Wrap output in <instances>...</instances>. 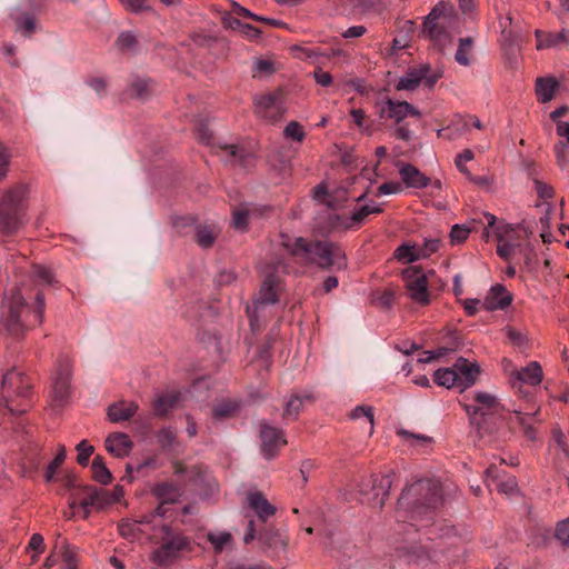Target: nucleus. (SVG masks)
Masks as SVG:
<instances>
[{"label": "nucleus", "instance_id": "f257e3e1", "mask_svg": "<svg viewBox=\"0 0 569 569\" xmlns=\"http://www.w3.org/2000/svg\"><path fill=\"white\" fill-rule=\"evenodd\" d=\"M442 505L441 485L431 478L418 479L405 488L398 500L397 517L399 522L412 520L403 530V546L399 547L411 561L423 565L432 559L429 548L422 543L421 537L416 540L415 536L421 535L427 540L448 537L453 527L446 521L436 520V512Z\"/></svg>", "mask_w": 569, "mask_h": 569}, {"label": "nucleus", "instance_id": "f03ea898", "mask_svg": "<svg viewBox=\"0 0 569 569\" xmlns=\"http://www.w3.org/2000/svg\"><path fill=\"white\" fill-rule=\"evenodd\" d=\"M29 272L34 287L27 283L16 287L3 297L0 307V325L16 339L42 323L46 303L41 288L54 283L52 272L40 264H32Z\"/></svg>", "mask_w": 569, "mask_h": 569}, {"label": "nucleus", "instance_id": "7ed1b4c3", "mask_svg": "<svg viewBox=\"0 0 569 569\" xmlns=\"http://www.w3.org/2000/svg\"><path fill=\"white\" fill-rule=\"evenodd\" d=\"M282 246L287 253L303 263H316L322 269L341 270L346 267L342 250L329 241H307L303 238L283 237Z\"/></svg>", "mask_w": 569, "mask_h": 569}, {"label": "nucleus", "instance_id": "20e7f679", "mask_svg": "<svg viewBox=\"0 0 569 569\" xmlns=\"http://www.w3.org/2000/svg\"><path fill=\"white\" fill-rule=\"evenodd\" d=\"M287 272L288 266L282 261H278L276 266H269L266 270L259 293L253 299L252 305L247 306V315L252 331H259L271 316L268 307L278 302L279 293L282 290L280 274Z\"/></svg>", "mask_w": 569, "mask_h": 569}, {"label": "nucleus", "instance_id": "39448f33", "mask_svg": "<svg viewBox=\"0 0 569 569\" xmlns=\"http://www.w3.org/2000/svg\"><path fill=\"white\" fill-rule=\"evenodd\" d=\"M27 188L22 183H14L0 189V233L14 234L23 224L27 210Z\"/></svg>", "mask_w": 569, "mask_h": 569}, {"label": "nucleus", "instance_id": "423d86ee", "mask_svg": "<svg viewBox=\"0 0 569 569\" xmlns=\"http://www.w3.org/2000/svg\"><path fill=\"white\" fill-rule=\"evenodd\" d=\"M32 385L30 378L12 369L2 379V399L11 413H23L30 407Z\"/></svg>", "mask_w": 569, "mask_h": 569}, {"label": "nucleus", "instance_id": "0eeeda50", "mask_svg": "<svg viewBox=\"0 0 569 569\" xmlns=\"http://www.w3.org/2000/svg\"><path fill=\"white\" fill-rule=\"evenodd\" d=\"M162 543L152 552L151 560L157 566L167 567L179 558L180 552L190 550V540L181 533L172 532L167 526L162 527Z\"/></svg>", "mask_w": 569, "mask_h": 569}, {"label": "nucleus", "instance_id": "6e6552de", "mask_svg": "<svg viewBox=\"0 0 569 569\" xmlns=\"http://www.w3.org/2000/svg\"><path fill=\"white\" fill-rule=\"evenodd\" d=\"M453 17V7L447 3L437 4L428 14L423 31L437 46L443 47L450 39L447 27L451 26Z\"/></svg>", "mask_w": 569, "mask_h": 569}, {"label": "nucleus", "instance_id": "1a4fd4ad", "mask_svg": "<svg viewBox=\"0 0 569 569\" xmlns=\"http://www.w3.org/2000/svg\"><path fill=\"white\" fill-rule=\"evenodd\" d=\"M429 274L432 276L435 272H426L421 267L417 266L408 267L402 271V279L410 299L421 306L430 303Z\"/></svg>", "mask_w": 569, "mask_h": 569}, {"label": "nucleus", "instance_id": "9d476101", "mask_svg": "<svg viewBox=\"0 0 569 569\" xmlns=\"http://www.w3.org/2000/svg\"><path fill=\"white\" fill-rule=\"evenodd\" d=\"M393 476L392 471H388L383 475H372L370 479L363 481L360 485V493L363 496V501L372 507L382 508L389 496Z\"/></svg>", "mask_w": 569, "mask_h": 569}, {"label": "nucleus", "instance_id": "9b49d317", "mask_svg": "<svg viewBox=\"0 0 569 569\" xmlns=\"http://www.w3.org/2000/svg\"><path fill=\"white\" fill-rule=\"evenodd\" d=\"M441 77V70H431L428 63L419 64L409 68L406 74L400 78L397 89L415 90L420 83H423L426 88L431 89Z\"/></svg>", "mask_w": 569, "mask_h": 569}, {"label": "nucleus", "instance_id": "f8f14e48", "mask_svg": "<svg viewBox=\"0 0 569 569\" xmlns=\"http://www.w3.org/2000/svg\"><path fill=\"white\" fill-rule=\"evenodd\" d=\"M495 233L498 240L497 253L503 260L509 261L517 253L523 254L527 263H529V256L527 248L522 247L520 236L510 226L496 227Z\"/></svg>", "mask_w": 569, "mask_h": 569}, {"label": "nucleus", "instance_id": "ddd939ff", "mask_svg": "<svg viewBox=\"0 0 569 569\" xmlns=\"http://www.w3.org/2000/svg\"><path fill=\"white\" fill-rule=\"evenodd\" d=\"M254 103L257 116L270 122L278 121L284 113L283 92L280 89L257 97Z\"/></svg>", "mask_w": 569, "mask_h": 569}, {"label": "nucleus", "instance_id": "4468645a", "mask_svg": "<svg viewBox=\"0 0 569 569\" xmlns=\"http://www.w3.org/2000/svg\"><path fill=\"white\" fill-rule=\"evenodd\" d=\"M475 405H465V410L470 418L471 425L477 427H481V422L478 417H486L489 415H493L500 412L501 405L496 399V397L486 393V392H477L475 395Z\"/></svg>", "mask_w": 569, "mask_h": 569}, {"label": "nucleus", "instance_id": "2eb2a0df", "mask_svg": "<svg viewBox=\"0 0 569 569\" xmlns=\"http://www.w3.org/2000/svg\"><path fill=\"white\" fill-rule=\"evenodd\" d=\"M260 439L261 451L267 459L273 458L279 449L287 443L282 431L267 422H262L260 426Z\"/></svg>", "mask_w": 569, "mask_h": 569}, {"label": "nucleus", "instance_id": "dca6fc26", "mask_svg": "<svg viewBox=\"0 0 569 569\" xmlns=\"http://www.w3.org/2000/svg\"><path fill=\"white\" fill-rule=\"evenodd\" d=\"M408 116L419 117L420 112L407 101L396 102L391 99H387L383 104L379 107L380 119H392L399 123Z\"/></svg>", "mask_w": 569, "mask_h": 569}, {"label": "nucleus", "instance_id": "f3484780", "mask_svg": "<svg viewBox=\"0 0 569 569\" xmlns=\"http://www.w3.org/2000/svg\"><path fill=\"white\" fill-rule=\"evenodd\" d=\"M542 368L539 362L531 361L521 370H513L510 376V382L513 389L521 390L522 383L537 386L542 380Z\"/></svg>", "mask_w": 569, "mask_h": 569}, {"label": "nucleus", "instance_id": "a211bd4d", "mask_svg": "<svg viewBox=\"0 0 569 569\" xmlns=\"http://www.w3.org/2000/svg\"><path fill=\"white\" fill-rule=\"evenodd\" d=\"M70 370L68 365H61L57 371L53 382V405L56 407L63 406L70 395Z\"/></svg>", "mask_w": 569, "mask_h": 569}, {"label": "nucleus", "instance_id": "6ab92c4d", "mask_svg": "<svg viewBox=\"0 0 569 569\" xmlns=\"http://www.w3.org/2000/svg\"><path fill=\"white\" fill-rule=\"evenodd\" d=\"M224 161L232 166H239L248 170L253 163V153L244 147L237 144H224L221 147Z\"/></svg>", "mask_w": 569, "mask_h": 569}, {"label": "nucleus", "instance_id": "aec40b11", "mask_svg": "<svg viewBox=\"0 0 569 569\" xmlns=\"http://www.w3.org/2000/svg\"><path fill=\"white\" fill-rule=\"evenodd\" d=\"M152 492L160 500L156 513L163 516L166 513L164 506L177 502L182 491L179 486L171 482H160L153 487Z\"/></svg>", "mask_w": 569, "mask_h": 569}, {"label": "nucleus", "instance_id": "412c9836", "mask_svg": "<svg viewBox=\"0 0 569 569\" xmlns=\"http://www.w3.org/2000/svg\"><path fill=\"white\" fill-rule=\"evenodd\" d=\"M258 539L273 556L286 550L288 545V536L280 529L266 528L259 532Z\"/></svg>", "mask_w": 569, "mask_h": 569}, {"label": "nucleus", "instance_id": "4be33fe9", "mask_svg": "<svg viewBox=\"0 0 569 569\" xmlns=\"http://www.w3.org/2000/svg\"><path fill=\"white\" fill-rule=\"evenodd\" d=\"M456 371L459 388L461 390L471 387L477 379L479 368L472 362H469L465 358H459L452 366Z\"/></svg>", "mask_w": 569, "mask_h": 569}, {"label": "nucleus", "instance_id": "5701e85b", "mask_svg": "<svg viewBox=\"0 0 569 569\" xmlns=\"http://www.w3.org/2000/svg\"><path fill=\"white\" fill-rule=\"evenodd\" d=\"M249 507L257 513L260 521L266 522L274 515L276 508L266 499L262 492L252 491L247 496Z\"/></svg>", "mask_w": 569, "mask_h": 569}, {"label": "nucleus", "instance_id": "b1692460", "mask_svg": "<svg viewBox=\"0 0 569 569\" xmlns=\"http://www.w3.org/2000/svg\"><path fill=\"white\" fill-rule=\"evenodd\" d=\"M511 295L507 289L501 284H497L489 291L483 301V306L488 310L505 309L511 303Z\"/></svg>", "mask_w": 569, "mask_h": 569}, {"label": "nucleus", "instance_id": "393cba45", "mask_svg": "<svg viewBox=\"0 0 569 569\" xmlns=\"http://www.w3.org/2000/svg\"><path fill=\"white\" fill-rule=\"evenodd\" d=\"M131 447L132 442L126 433H111L106 439V449L118 458L127 456Z\"/></svg>", "mask_w": 569, "mask_h": 569}, {"label": "nucleus", "instance_id": "a878e982", "mask_svg": "<svg viewBox=\"0 0 569 569\" xmlns=\"http://www.w3.org/2000/svg\"><path fill=\"white\" fill-rule=\"evenodd\" d=\"M400 176L409 188H426L431 183L430 178L425 176L419 169L412 164H405L400 169Z\"/></svg>", "mask_w": 569, "mask_h": 569}, {"label": "nucleus", "instance_id": "bb28decb", "mask_svg": "<svg viewBox=\"0 0 569 569\" xmlns=\"http://www.w3.org/2000/svg\"><path fill=\"white\" fill-rule=\"evenodd\" d=\"M487 477L492 479H487L488 487L491 489L492 486L499 491L506 495H511L515 492L517 488V482L515 478L509 477L508 479H499L498 469L493 466L487 469Z\"/></svg>", "mask_w": 569, "mask_h": 569}, {"label": "nucleus", "instance_id": "cd10ccee", "mask_svg": "<svg viewBox=\"0 0 569 569\" xmlns=\"http://www.w3.org/2000/svg\"><path fill=\"white\" fill-rule=\"evenodd\" d=\"M219 234L220 228L214 223L196 227V241L203 249L211 248Z\"/></svg>", "mask_w": 569, "mask_h": 569}, {"label": "nucleus", "instance_id": "c85d7f7f", "mask_svg": "<svg viewBox=\"0 0 569 569\" xmlns=\"http://www.w3.org/2000/svg\"><path fill=\"white\" fill-rule=\"evenodd\" d=\"M473 159V153L471 150L466 149L460 154L456 157L455 163L459 171L463 173L470 181L473 183L480 186V187H488L491 182V179L487 176H478L475 177L471 174V172L468 170L467 167L462 164V161H470Z\"/></svg>", "mask_w": 569, "mask_h": 569}, {"label": "nucleus", "instance_id": "c756f323", "mask_svg": "<svg viewBox=\"0 0 569 569\" xmlns=\"http://www.w3.org/2000/svg\"><path fill=\"white\" fill-rule=\"evenodd\" d=\"M138 410L134 402H118L108 408V416L112 422L129 420Z\"/></svg>", "mask_w": 569, "mask_h": 569}, {"label": "nucleus", "instance_id": "7c9ffc66", "mask_svg": "<svg viewBox=\"0 0 569 569\" xmlns=\"http://www.w3.org/2000/svg\"><path fill=\"white\" fill-rule=\"evenodd\" d=\"M181 393L179 391H170L159 396L153 401V412L156 416L163 417L171 409H173L180 400Z\"/></svg>", "mask_w": 569, "mask_h": 569}, {"label": "nucleus", "instance_id": "2f4dec72", "mask_svg": "<svg viewBox=\"0 0 569 569\" xmlns=\"http://www.w3.org/2000/svg\"><path fill=\"white\" fill-rule=\"evenodd\" d=\"M537 37V49L541 50L549 47H556L559 44L569 43V31L562 29L558 33L543 34L540 31H536Z\"/></svg>", "mask_w": 569, "mask_h": 569}, {"label": "nucleus", "instance_id": "473e14b6", "mask_svg": "<svg viewBox=\"0 0 569 569\" xmlns=\"http://www.w3.org/2000/svg\"><path fill=\"white\" fill-rule=\"evenodd\" d=\"M468 128L469 121L467 116L457 114L447 128L439 130L438 134L448 139H457L466 133Z\"/></svg>", "mask_w": 569, "mask_h": 569}, {"label": "nucleus", "instance_id": "72a5a7b5", "mask_svg": "<svg viewBox=\"0 0 569 569\" xmlns=\"http://www.w3.org/2000/svg\"><path fill=\"white\" fill-rule=\"evenodd\" d=\"M151 93V82L149 79L133 76L128 84V94L131 98L146 100Z\"/></svg>", "mask_w": 569, "mask_h": 569}, {"label": "nucleus", "instance_id": "f704fd0d", "mask_svg": "<svg viewBox=\"0 0 569 569\" xmlns=\"http://www.w3.org/2000/svg\"><path fill=\"white\" fill-rule=\"evenodd\" d=\"M558 87V82L552 78H538L536 81V93L538 99L546 103L550 101Z\"/></svg>", "mask_w": 569, "mask_h": 569}, {"label": "nucleus", "instance_id": "c9c22d12", "mask_svg": "<svg viewBox=\"0 0 569 569\" xmlns=\"http://www.w3.org/2000/svg\"><path fill=\"white\" fill-rule=\"evenodd\" d=\"M207 539L216 553H221L223 550L231 548L233 541L232 535L227 531L208 532Z\"/></svg>", "mask_w": 569, "mask_h": 569}, {"label": "nucleus", "instance_id": "e433bc0d", "mask_svg": "<svg viewBox=\"0 0 569 569\" xmlns=\"http://www.w3.org/2000/svg\"><path fill=\"white\" fill-rule=\"evenodd\" d=\"M17 31L21 32L24 37H30L37 30L34 16L27 12H19L13 16Z\"/></svg>", "mask_w": 569, "mask_h": 569}, {"label": "nucleus", "instance_id": "4c0bfd02", "mask_svg": "<svg viewBox=\"0 0 569 569\" xmlns=\"http://www.w3.org/2000/svg\"><path fill=\"white\" fill-rule=\"evenodd\" d=\"M305 401L311 402L312 396L310 393H306L303 396L293 393L286 403L283 416L286 418L296 419Z\"/></svg>", "mask_w": 569, "mask_h": 569}, {"label": "nucleus", "instance_id": "58836bf2", "mask_svg": "<svg viewBox=\"0 0 569 569\" xmlns=\"http://www.w3.org/2000/svg\"><path fill=\"white\" fill-rule=\"evenodd\" d=\"M396 257L403 263L413 262L421 259L420 246L416 243H403L396 250Z\"/></svg>", "mask_w": 569, "mask_h": 569}, {"label": "nucleus", "instance_id": "ea45409f", "mask_svg": "<svg viewBox=\"0 0 569 569\" xmlns=\"http://www.w3.org/2000/svg\"><path fill=\"white\" fill-rule=\"evenodd\" d=\"M473 40L471 37L461 38L455 54L456 61L461 66H469L471 62V53Z\"/></svg>", "mask_w": 569, "mask_h": 569}, {"label": "nucleus", "instance_id": "a19ab883", "mask_svg": "<svg viewBox=\"0 0 569 569\" xmlns=\"http://www.w3.org/2000/svg\"><path fill=\"white\" fill-rule=\"evenodd\" d=\"M96 493L99 499V502H101L102 509L107 506L120 501V499L123 497V489L120 486L114 487L112 490H103L96 488Z\"/></svg>", "mask_w": 569, "mask_h": 569}, {"label": "nucleus", "instance_id": "79ce46f5", "mask_svg": "<svg viewBox=\"0 0 569 569\" xmlns=\"http://www.w3.org/2000/svg\"><path fill=\"white\" fill-rule=\"evenodd\" d=\"M435 381L442 387L451 388L459 387L456 371L452 368L438 369L435 372Z\"/></svg>", "mask_w": 569, "mask_h": 569}, {"label": "nucleus", "instance_id": "37998d69", "mask_svg": "<svg viewBox=\"0 0 569 569\" xmlns=\"http://www.w3.org/2000/svg\"><path fill=\"white\" fill-rule=\"evenodd\" d=\"M84 498L79 502L80 507L84 510V518L89 516V508L93 507L96 509H101V502L96 493V488L91 486L84 487Z\"/></svg>", "mask_w": 569, "mask_h": 569}, {"label": "nucleus", "instance_id": "c03bdc74", "mask_svg": "<svg viewBox=\"0 0 569 569\" xmlns=\"http://www.w3.org/2000/svg\"><path fill=\"white\" fill-rule=\"evenodd\" d=\"M380 212H382V208L380 206L365 204L352 212V216H351L352 226L362 223L365 221V219L371 213L378 214ZM349 227H351V224Z\"/></svg>", "mask_w": 569, "mask_h": 569}, {"label": "nucleus", "instance_id": "a18cd8bd", "mask_svg": "<svg viewBox=\"0 0 569 569\" xmlns=\"http://www.w3.org/2000/svg\"><path fill=\"white\" fill-rule=\"evenodd\" d=\"M238 410V405L231 400H223L213 408V417L216 419H224L232 417Z\"/></svg>", "mask_w": 569, "mask_h": 569}, {"label": "nucleus", "instance_id": "49530a36", "mask_svg": "<svg viewBox=\"0 0 569 569\" xmlns=\"http://www.w3.org/2000/svg\"><path fill=\"white\" fill-rule=\"evenodd\" d=\"M66 455H67L66 448H64V446H61L59 448V451H58L57 456L54 457V459L47 467V470L44 473V480L47 482H51L54 479L56 471L63 463V461L66 459Z\"/></svg>", "mask_w": 569, "mask_h": 569}, {"label": "nucleus", "instance_id": "de8ad7c7", "mask_svg": "<svg viewBox=\"0 0 569 569\" xmlns=\"http://www.w3.org/2000/svg\"><path fill=\"white\" fill-rule=\"evenodd\" d=\"M252 211L247 206H241L233 210L232 224L239 230H244L248 226V219Z\"/></svg>", "mask_w": 569, "mask_h": 569}, {"label": "nucleus", "instance_id": "09e8293b", "mask_svg": "<svg viewBox=\"0 0 569 569\" xmlns=\"http://www.w3.org/2000/svg\"><path fill=\"white\" fill-rule=\"evenodd\" d=\"M91 471L93 479L101 485H108L112 480V475L106 465L91 463Z\"/></svg>", "mask_w": 569, "mask_h": 569}, {"label": "nucleus", "instance_id": "8fccbe9b", "mask_svg": "<svg viewBox=\"0 0 569 569\" xmlns=\"http://www.w3.org/2000/svg\"><path fill=\"white\" fill-rule=\"evenodd\" d=\"M442 246V241L439 238H426L422 246H420L421 258H428L432 253L439 251Z\"/></svg>", "mask_w": 569, "mask_h": 569}, {"label": "nucleus", "instance_id": "3c124183", "mask_svg": "<svg viewBox=\"0 0 569 569\" xmlns=\"http://www.w3.org/2000/svg\"><path fill=\"white\" fill-rule=\"evenodd\" d=\"M410 445L416 447H425L431 443V438L425 435H416L407 430L399 432Z\"/></svg>", "mask_w": 569, "mask_h": 569}, {"label": "nucleus", "instance_id": "603ef678", "mask_svg": "<svg viewBox=\"0 0 569 569\" xmlns=\"http://www.w3.org/2000/svg\"><path fill=\"white\" fill-rule=\"evenodd\" d=\"M284 136L298 142L305 139V131L301 124L297 121L289 122L284 128Z\"/></svg>", "mask_w": 569, "mask_h": 569}, {"label": "nucleus", "instance_id": "864d4df0", "mask_svg": "<svg viewBox=\"0 0 569 569\" xmlns=\"http://www.w3.org/2000/svg\"><path fill=\"white\" fill-rule=\"evenodd\" d=\"M527 419H528V413H526L523 416L521 411H515L513 416L511 417L512 422H517L518 425H520L523 428V432H525L526 437L530 440H533L535 439V430L528 423Z\"/></svg>", "mask_w": 569, "mask_h": 569}, {"label": "nucleus", "instance_id": "5fc2aeb1", "mask_svg": "<svg viewBox=\"0 0 569 569\" xmlns=\"http://www.w3.org/2000/svg\"><path fill=\"white\" fill-rule=\"evenodd\" d=\"M292 54L298 58V59H301V60H312L319 56H321V53L313 49V48H306V47H301V46H292L290 48Z\"/></svg>", "mask_w": 569, "mask_h": 569}, {"label": "nucleus", "instance_id": "6e6d98bb", "mask_svg": "<svg viewBox=\"0 0 569 569\" xmlns=\"http://www.w3.org/2000/svg\"><path fill=\"white\" fill-rule=\"evenodd\" d=\"M158 442L163 449H171L176 443V433L170 428L161 429L158 435Z\"/></svg>", "mask_w": 569, "mask_h": 569}, {"label": "nucleus", "instance_id": "4d7b16f0", "mask_svg": "<svg viewBox=\"0 0 569 569\" xmlns=\"http://www.w3.org/2000/svg\"><path fill=\"white\" fill-rule=\"evenodd\" d=\"M469 233V228L460 224H455L450 231V241L452 244H460L468 238Z\"/></svg>", "mask_w": 569, "mask_h": 569}, {"label": "nucleus", "instance_id": "13d9d810", "mask_svg": "<svg viewBox=\"0 0 569 569\" xmlns=\"http://www.w3.org/2000/svg\"><path fill=\"white\" fill-rule=\"evenodd\" d=\"M78 457L77 461L80 466H87L89 462V458L93 452V447L90 446L86 440H82L78 446Z\"/></svg>", "mask_w": 569, "mask_h": 569}, {"label": "nucleus", "instance_id": "bf43d9fd", "mask_svg": "<svg viewBox=\"0 0 569 569\" xmlns=\"http://www.w3.org/2000/svg\"><path fill=\"white\" fill-rule=\"evenodd\" d=\"M120 3L128 10L139 13L149 10L150 3L148 0H119Z\"/></svg>", "mask_w": 569, "mask_h": 569}, {"label": "nucleus", "instance_id": "052dcab7", "mask_svg": "<svg viewBox=\"0 0 569 569\" xmlns=\"http://www.w3.org/2000/svg\"><path fill=\"white\" fill-rule=\"evenodd\" d=\"M459 348V341L457 338H453L450 346H442L437 348L435 351L430 352V356L426 359L429 361L431 359H439L449 352L456 351Z\"/></svg>", "mask_w": 569, "mask_h": 569}, {"label": "nucleus", "instance_id": "680f3d73", "mask_svg": "<svg viewBox=\"0 0 569 569\" xmlns=\"http://www.w3.org/2000/svg\"><path fill=\"white\" fill-rule=\"evenodd\" d=\"M503 39V47L508 51L509 54H513L516 49L518 48L517 38L512 36V31L508 30L506 27L501 32Z\"/></svg>", "mask_w": 569, "mask_h": 569}, {"label": "nucleus", "instance_id": "e2e57ef3", "mask_svg": "<svg viewBox=\"0 0 569 569\" xmlns=\"http://www.w3.org/2000/svg\"><path fill=\"white\" fill-rule=\"evenodd\" d=\"M556 538L566 546H569V517L558 523Z\"/></svg>", "mask_w": 569, "mask_h": 569}, {"label": "nucleus", "instance_id": "0e129e2a", "mask_svg": "<svg viewBox=\"0 0 569 569\" xmlns=\"http://www.w3.org/2000/svg\"><path fill=\"white\" fill-rule=\"evenodd\" d=\"M507 337H508V340L513 346L519 347V348L523 347L527 341L526 336L521 331H519L515 328H511V327L507 328Z\"/></svg>", "mask_w": 569, "mask_h": 569}, {"label": "nucleus", "instance_id": "69168bd1", "mask_svg": "<svg viewBox=\"0 0 569 569\" xmlns=\"http://www.w3.org/2000/svg\"><path fill=\"white\" fill-rule=\"evenodd\" d=\"M43 537L40 533H33L30 538L28 549L34 550L37 553L32 556V561H36L38 555L43 551Z\"/></svg>", "mask_w": 569, "mask_h": 569}, {"label": "nucleus", "instance_id": "338daca9", "mask_svg": "<svg viewBox=\"0 0 569 569\" xmlns=\"http://www.w3.org/2000/svg\"><path fill=\"white\" fill-rule=\"evenodd\" d=\"M117 43L122 50L131 49L136 43V36L131 32H121Z\"/></svg>", "mask_w": 569, "mask_h": 569}, {"label": "nucleus", "instance_id": "774afa93", "mask_svg": "<svg viewBox=\"0 0 569 569\" xmlns=\"http://www.w3.org/2000/svg\"><path fill=\"white\" fill-rule=\"evenodd\" d=\"M62 560L67 566V569H78V559L77 555L73 550H71L69 547H66L62 551Z\"/></svg>", "mask_w": 569, "mask_h": 569}]
</instances>
